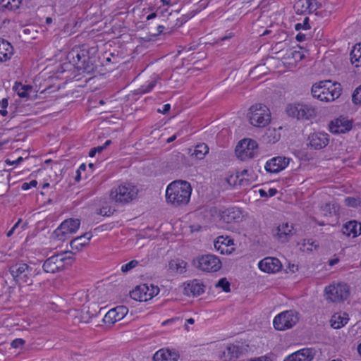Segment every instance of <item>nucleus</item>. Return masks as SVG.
Listing matches in <instances>:
<instances>
[{
  "label": "nucleus",
  "instance_id": "nucleus-17",
  "mask_svg": "<svg viewBox=\"0 0 361 361\" xmlns=\"http://www.w3.org/2000/svg\"><path fill=\"white\" fill-rule=\"evenodd\" d=\"M352 124L349 120L345 117H340L331 121L329 124V129L332 133H344L350 130Z\"/></svg>",
  "mask_w": 361,
  "mask_h": 361
},
{
  "label": "nucleus",
  "instance_id": "nucleus-63",
  "mask_svg": "<svg viewBox=\"0 0 361 361\" xmlns=\"http://www.w3.org/2000/svg\"><path fill=\"white\" fill-rule=\"evenodd\" d=\"M21 221H22V219H18V221L15 224V225L12 227L13 230H16V229L18 227V226H19V224L21 223Z\"/></svg>",
  "mask_w": 361,
  "mask_h": 361
},
{
  "label": "nucleus",
  "instance_id": "nucleus-6",
  "mask_svg": "<svg viewBox=\"0 0 361 361\" xmlns=\"http://www.w3.org/2000/svg\"><path fill=\"white\" fill-rule=\"evenodd\" d=\"M249 120L250 123L258 128H263L271 121L269 109L262 104H256L250 108Z\"/></svg>",
  "mask_w": 361,
  "mask_h": 361
},
{
  "label": "nucleus",
  "instance_id": "nucleus-20",
  "mask_svg": "<svg viewBox=\"0 0 361 361\" xmlns=\"http://www.w3.org/2000/svg\"><path fill=\"white\" fill-rule=\"evenodd\" d=\"M127 308L124 306L117 307L109 310L104 317V322L108 324H114L123 318L127 313Z\"/></svg>",
  "mask_w": 361,
  "mask_h": 361
},
{
  "label": "nucleus",
  "instance_id": "nucleus-26",
  "mask_svg": "<svg viewBox=\"0 0 361 361\" xmlns=\"http://www.w3.org/2000/svg\"><path fill=\"white\" fill-rule=\"evenodd\" d=\"M222 217L228 223L238 221L243 217L242 211L238 207H231L223 212Z\"/></svg>",
  "mask_w": 361,
  "mask_h": 361
},
{
  "label": "nucleus",
  "instance_id": "nucleus-58",
  "mask_svg": "<svg viewBox=\"0 0 361 361\" xmlns=\"http://www.w3.org/2000/svg\"><path fill=\"white\" fill-rule=\"evenodd\" d=\"M3 109H6L8 106V101L6 99H4L1 102Z\"/></svg>",
  "mask_w": 361,
  "mask_h": 361
},
{
  "label": "nucleus",
  "instance_id": "nucleus-46",
  "mask_svg": "<svg viewBox=\"0 0 361 361\" xmlns=\"http://www.w3.org/2000/svg\"><path fill=\"white\" fill-rule=\"evenodd\" d=\"M301 28L304 30H309L310 26L309 25V18L307 17L305 18L302 23H297L295 25V29L296 30H299Z\"/></svg>",
  "mask_w": 361,
  "mask_h": 361
},
{
  "label": "nucleus",
  "instance_id": "nucleus-13",
  "mask_svg": "<svg viewBox=\"0 0 361 361\" xmlns=\"http://www.w3.org/2000/svg\"><path fill=\"white\" fill-rule=\"evenodd\" d=\"M195 267L206 272H216L221 267L220 259L212 255H206L193 260Z\"/></svg>",
  "mask_w": 361,
  "mask_h": 361
},
{
  "label": "nucleus",
  "instance_id": "nucleus-29",
  "mask_svg": "<svg viewBox=\"0 0 361 361\" xmlns=\"http://www.w3.org/2000/svg\"><path fill=\"white\" fill-rule=\"evenodd\" d=\"M240 353L238 346L230 344L226 347V350L223 351L221 357L224 361H231L237 359Z\"/></svg>",
  "mask_w": 361,
  "mask_h": 361
},
{
  "label": "nucleus",
  "instance_id": "nucleus-60",
  "mask_svg": "<svg viewBox=\"0 0 361 361\" xmlns=\"http://www.w3.org/2000/svg\"><path fill=\"white\" fill-rule=\"evenodd\" d=\"M176 135H173V136L170 137L167 139L166 142L170 143L173 141H174L176 139Z\"/></svg>",
  "mask_w": 361,
  "mask_h": 361
},
{
  "label": "nucleus",
  "instance_id": "nucleus-10",
  "mask_svg": "<svg viewBox=\"0 0 361 361\" xmlns=\"http://www.w3.org/2000/svg\"><path fill=\"white\" fill-rule=\"evenodd\" d=\"M80 225V221L78 219H66L54 231V235L59 240L64 241L77 232Z\"/></svg>",
  "mask_w": 361,
  "mask_h": 361
},
{
  "label": "nucleus",
  "instance_id": "nucleus-38",
  "mask_svg": "<svg viewBox=\"0 0 361 361\" xmlns=\"http://www.w3.org/2000/svg\"><path fill=\"white\" fill-rule=\"evenodd\" d=\"M22 0H0V8L10 11L19 8Z\"/></svg>",
  "mask_w": 361,
  "mask_h": 361
},
{
  "label": "nucleus",
  "instance_id": "nucleus-2",
  "mask_svg": "<svg viewBox=\"0 0 361 361\" xmlns=\"http://www.w3.org/2000/svg\"><path fill=\"white\" fill-rule=\"evenodd\" d=\"M68 58L78 70L90 73L94 70V64L89 56V49L85 45L75 47L68 54Z\"/></svg>",
  "mask_w": 361,
  "mask_h": 361
},
{
  "label": "nucleus",
  "instance_id": "nucleus-30",
  "mask_svg": "<svg viewBox=\"0 0 361 361\" xmlns=\"http://www.w3.org/2000/svg\"><path fill=\"white\" fill-rule=\"evenodd\" d=\"M187 262L182 259H172L169 263V270L172 273L182 274L186 271Z\"/></svg>",
  "mask_w": 361,
  "mask_h": 361
},
{
  "label": "nucleus",
  "instance_id": "nucleus-4",
  "mask_svg": "<svg viewBox=\"0 0 361 361\" xmlns=\"http://www.w3.org/2000/svg\"><path fill=\"white\" fill-rule=\"evenodd\" d=\"M311 91L312 96L320 101L331 102L339 97L341 90L339 85L324 80L313 85Z\"/></svg>",
  "mask_w": 361,
  "mask_h": 361
},
{
  "label": "nucleus",
  "instance_id": "nucleus-14",
  "mask_svg": "<svg viewBox=\"0 0 361 361\" xmlns=\"http://www.w3.org/2000/svg\"><path fill=\"white\" fill-rule=\"evenodd\" d=\"M290 159L285 157H276L267 161L265 169L270 173H278L283 170L289 164Z\"/></svg>",
  "mask_w": 361,
  "mask_h": 361
},
{
  "label": "nucleus",
  "instance_id": "nucleus-39",
  "mask_svg": "<svg viewBox=\"0 0 361 361\" xmlns=\"http://www.w3.org/2000/svg\"><path fill=\"white\" fill-rule=\"evenodd\" d=\"M139 264V262L135 259H133L128 263L123 264L121 267V270L123 273H127L132 270L133 269L135 268Z\"/></svg>",
  "mask_w": 361,
  "mask_h": 361
},
{
  "label": "nucleus",
  "instance_id": "nucleus-53",
  "mask_svg": "<svg viewBox=\"0 0 361 361\" xmlns=\"http://www.w3.org/2000/svg\"><path fill=\"white\" fill-rule=\"evenodd\" d=\"M305 35H304V34L299 33L296 36V39L298 42H302V41L305 40Z\"/></svg>",
  "mask_w": 361,
  "mask_h": 361
},
{
  "label": "nucleus",
  "instance_id": "nucleus-3",
  "mask_svg": "<svg viewBox=\"0 0 361 361\" xmlns=\"http://www.w3.org/2000/svg\"><path fill=\"white\" fill-rule=\"evenodd\" d=\"M9 272L18 285L30 286L33 283L34 277L39 273V271H37L26 263L18 262L9 267Z\"/></svg>",
  "mask_w": 361,
  "mask_h": 361
},
{
  "label": "nucleus",
  "instance_id": "nucleus-11",
  "mask_svg": "<svg viewBox=\"0 0 361 361\" xmlns=\"http://www.w3.org/2000/svg\"><path fill=\"white\" fill-rule=\"evenodd\" d=\"M258 145L255 140L243 139L237 145L235 152L242 161L252 159L257 154Z\"/></svg>",
  "mask_w": 361,
  "mask_h": 361
},
{
  "label": "nucleus",
  "instance_id": "nucleus-45",
  "mask_svg": "<svg viewBox=\"0 0 361 361\" xmlns=\"http://www.w3.org/2000/svg\"><path fill=\"white\" fill-rule=\"evenodd\" d=\"M159 292V288L158 286H153L151 284L150 286H148V291L147 294H149V298L151 300L153 297L157 295Z\"/></svg>",
  "mask_w": 361,
  "mask_h": 361
},
{
  "label": "nucleus",
  "instance_id": "nucleus-42",
  "mask_svg": "<svg viewBox=\"0 0 361 361\" xmlns=\"http://www.w3.org/2000/svg\"><path fill=\"white\" fill-rule=\"evenodd\" d=\"M352 100L355 104H361V85L355 90Z\"/></svg>",
  "mask_w": 361,
  "mask_h": 361
},
{
  "label": "nucleus",
  "instance_id": "nucleus-54",
  "mask_svg": "<svg viewBox=\"0 0 361 361\" xmlns=\"http://www.w3.org/2000/svg\"><path fill=\"white\" fill-rule=\"evenodd\" d=\"M264 67L262 66H257L254 68L252 71H250V74H255V73H257L259 71L262 69Z\"/></svg>",
  "mask_w": 361,
  "mask_h": 361
},
{
  "label": "nucleus",
  "instance_id": "nucleus-49",
  "mask_svg": "<svg viewBox=\"0 0 361 361\" xmlns=\"http://www.w3.org/2000/svg\"><path fill=\"white\" fill-rule=\"evenodd\" d=\"M155 84H156V81H155V80L152 81V82H151L147 85V87L145 89H144V90H141V92H142V93H146V92H149V91H150V90H152V89L155 86Z\"/></svg>",
  "mask_w": 361,
  "mask_h": 361
},
{
  "label": "nucleus",
  "instance_id": "nucleus-1",
  "mask_svg": "<svg viewBox=\"0 0 361 361\" xmlns=\"http://www.w3.org/2000/svg\"><path fill=\"white\" fill-rule=\"evenodd\" d=\"M192 187L190 184L182 180L171 183L166 189L167 203L174 207L186 205L190 199Z\"/></svg>",
  "mask_w": 361,
  "mask_h": 361
},
{
  "label": "nucleus",
  "instance_id": "nucleus-18",
  "mask_svg": "<svg viewBox=\"0 0 361 361\" xmlns=\"http://www.w3.org/2000/svg\"><path fill=\"white\" fill-rule=\"evenodd\" d=\"M314 355L315 351L314 349L303 348L292 353L284 361H312Z\"/></svg>",
  "mask_w": 361,
  "mask_h": 361
},
{
  "label": "nucleus",
  "instance_id": "nucleus-40",
  "mask_svg": "<svg viewBox=\"0 0 361 361\" xmlns=\"http://www.w3.org/2000/svg\"><path fill=\"white\" fill-rule=\"evenodd\" d=\"M216 287L221 288L226 293L230 292V283L226 278L221 279L216 284Z\"/></svg>",
  "mask_w": 361,
  "mask_h": 361
},
{
  "label": "nucleus",
  "instance_id": "nucleus-37",
  "mask_svg": "<svg viewBox=\"0 0 361 361\" xmlns=\"http://www.w3.org/2000/svg\"><path fill=\"white\" fill-rule=\"evenodd\" d=\"M13 89L17 92L20 97L23 98L29 96V92L32 90V87L30 85H23L20 82H16Z\"/></svg>",
  "mask_w": 361,
  "mask_h": 361
},
{
  "label": "nucleus",
  "instance_id": "nucleus-22",
  "mask_svg": "<svg viewBox=\"0 0 361 361\" xmlns=\"http://www.w3.org/2000/svg\"><path fill=\"white\" fill-rule=\"evenodd\" d=\"M147 284H141L130 293V298L136 301L146 302L149 300Z\"/></svg>",
  "mask_w": 361,
  "mask_h": 361
},
{
  "label": "nucleus",
  "instance_id": "nucleus-23",
  "mask_svg": "<svg viewBox=\"0 0 361 361\" xmlns=\"http://www.w3.org/2000/svg\"><path fill=\"white\" fill-rule=\"evenodd\" d=\"M178 358V354L169 349H161L153 357L154 361H177Z\"/></svg>",
  "mask_w": 361,
  "mask_h": 361
},
{
  "label": "nucleus",
  "instance_id": "nucleus-15",
  "mask_svg": "<svg viewBox=\"0 0 361 361\" xmlns=\"http://www.w3.org/2000/svg\"><path fill=\"white\" fill-rule=\"evenodd\" d=\"M293 229V224H289L288 222L283 223L276 228L274 237L280 243H286L294 234Z\"/></svg>",
  "mask_w": 361,
  "mask_h": 361
},
{
  "label": "nucleus",
  "instance_id": "nucleus-28",
  "mask_svg": "<svg viewBox=\"0 0 361 361\" xmlns=\"http://www.w3.org/2000/svg\"><path fill=\"white\" fill-rule=\"evenodd\" d=\"M314 0H298L294 5V8L297 13H303L308 11L310 13L315 11L317 6L314 8L313 4Z\"/></svg>",
  "mask_w": 361,
  "mask_h": 361
},
{
  "label": "nucleus",
  "instance_id": "nucleus-16",
  "mask_svg": "<svg viewBox=\"0 0 361 361\" xmlns=\"http://www.w3.org/2000/svg\"><path fill=\"white\" fill-rule=\"evenodd\" d=\"M259 269L264 272L275 273L281 270V262L274 257H266L258 264Z\"/></svg>",
  "mask_w": 361,
  "mask_h": 361
},
{
  "label": "nucleus",
  "instance_id": "nucleus-44",
  "mask_svg": "<svg viewBox=\"0 0 361 361\" xmlns=\"http://www.w3.org/2000/svg\"><path fill=\"white\" fill-rule=\"evenodd\" d=\"M344 201L345 205L353 207H355L360 204V200L355 197H348Z\"/></svg>",
  "mask_w": 361,
  "mask_h": 361
},
{
  "label": "nucleus",
  "instance_id": "nucleus-36",
  "mask_svg": "<svg viewBox=\"0 0 361 361\" xmlns=\"http://www.w3.org/2000/svg\"><path fill=\"white\" fill-rule=\"evenodd\" d=\"M209 147L204 143L197 145L191 156L195 157L196 159H202L204 156L208 153Z\"/></svg>",
  "mask_w": 361,
  "mask_h": 361
},
{
  "label": "nucleus",
  "instance_id": "nucleus-47",
  "mask_svg": "<svg viewBox=\"0 0 361 361\" xmlns=\"http://www.w3.org/2000/svg\"><path fill=\"white\" fill-rule=\"evenodd\" d=\"M24 343H25V341L23 339L16 338L11 342V345L13 348H18L19 347L23 346L24 345Z\"/></svg>",
  "mask_w": 361,
  "mask_h": 361
},
{
  "label": "nucleus",
  "instance_id": "nucleus-48",
  "mask_svg": "<svg viewBox=\"0 0 361 361\" xmlns=\"http://www.w3.org/2000/svg\"><path fill=\"white\" fill-rule=\"evenodd\" d=\"M37 182L36 180H32L30 183H23L22 184V189L24 190H27L30 189L31 187H36Z\"/></svg>",
  "mask_w": 361,
  "mask_h": 361
},
{
  "label": "nucleus",
  "instance_id": "nucleus-35",
  "mask_svg": "<svg viewBox=\"0 0 361 361\" xmlns=\"http://www.w3.org/2000/svg\"><path fill=\"white\" fill-rule=\"evenodd\" d=\"M229 242V240H227L226 238H224L223 236H219L214 241V248L217 251H219L221 254L227 253L228 251V246Z\"/></svg>",
  "mask_w": 361,
  "mask_h": 361
},
{
  "label": "nucleus",
  "instance_id": "nucleus-34",
  "mask_svg": "<svg viewBox=\"0 0 361 361\" xmlns=\"http://www.w3.org/2000/svg\"><path fill=\"white\" fill-rule=\"evenodd\" d=\"M280 53L282 54L285 53L283 58L290 59H292L295 62L300 61L304 58V54L300 51L292 49H282Z\"/></svg>",
  "mask_w": 361,
  "mask_h": 361
},
{
  "label": "nucleus",
  "instance_id": "nucleus-33",
  "mask_svg": "<svg viewBox=\"0 0 361 361\" xmlns=\"http://www.w3.org/2000/svg\"><path fill=\"white\" fill-rule=\"evenodd\" d=\"M350 61L355 67L361 66V43L353 46L350 52Z\"/></svg>",
  "mask_w": 361,
  "mask_h": 361
},
{
  "label": "nucleus",
  "instance_id": "nucleus-31",
  "mask_svg": "<svg viewBox=\"0 0 361 361\" xmlns=\"http://www.w3.org/2000/svg\"><path fill=\"white\" fill-rule=\"evenodd\" d=\"M280 130H281V127L278 129L275 128H269L267 129L263 136L264 141L272 144L278 142L281 137Z\"/></svg>",
  "mask_w": 361,
  "mask_h": 361
},
{
  "label": "nucleus",
  "instance_id": "nucleus-24",
  "mask_svg": "<svg viewBox=\"0 0 361 361\" xmlns=\"http://www.w3.org/2000/svg\"><path fill=\"white\" fill-rule=\"evenodd\" d=\"M92 237V235L91 233H85L83 235L73 239L70 243L71 249L77 251L80 250L83 247L86 246L89 243Z\"/></svg>",
  "mask_w": 361,
  "mask_h": 361
},
{
  "label": "nucleus",
  "instance_id": "nucleus-61",
  "mask_svg": "<svg viewBox=\"0 0 361 361\" xmlns=\"http://www.w3.org/2000/svg\"><path fill=\"white\" fill-rule=\"evenodd\" d=\"M94 148L95 151L99 153L102 152L104 149V148H103L102 145L98 146V147H94Z\"/></svg>",
  "mask_w": 361,
  "mask_h": 361
},
{
  "label": "nucleus",
  "instance_id": "nucleus-57",
  "mask_svg": "<svg viewBox=\"0 0 361 361\" xmlns=\"http://www.w3.org/2000/svg\"><path fill=\"white\" fill-rule=\"evenodd\" d=\"M259 193L261 197H267V192L263 189H260L259 190Z\"/></svg>",
  "mask_w": 361,
  "mask_h": 361
},
{
  "label": "nucleus",
  "instance_id": "nucleus-25",
  "mask_svg": "<svg viewBox=\"0 0 361 361\" xmlns=\"http://www.w3.org/2000/svg\"><path fill=\"white\" fill-rule=\"evenodd\" d=\"M342 232L344 235L356 237L361 234V224L356 221H350L346 223L342 228Z\"/></svg>",
  "mask_w": 361,
  "mask_h": 361
},
{
  "label": "nucleus",
  "instance_id": "nucleus-9",
  "mask_svg": "<svg viewBox=\"0 0 361 361\" xmlns=\"http://www.w3.org/2000/svg\"><path fill=\"white\" fill-rule=\"evenodd\" d=\"M72 255L73 252L66 251L49 257L43 264V270L44 272L49 274L59 271L63 267L64 262L72 259Z\"/></svg>",
  "mask_w": 361,
  "mask_h": 361
},
{
  "label": "nucleus",
  "instance_id": "nucleus-8",
  "mask_svg": "<svg viewBox=\"0 0 361 361\" xmlns=\"http://www.w3.org/2000/svg\"><path fill=\"white\" fill-rule=\"evenodd\" d=\"M326 300L332 302H341L350 295L349 286L346 283L331 284L324 290Z\"/></svg>",
  "mask_w": 361,
  "mask_h": 361
},
{
  "label": "nucleus",
  "instance_id": "nucleus-52",
  "mask_svg": "<svg viewBox=\"0 0 361 361\" xmlns=\"http://www.w3.org/2000/svg\"><path fill=\"white\" fill-rule=\"evenodd\" d=\"M22 161H23V157H18L16 160H15V161H12V162H11V161H6V162H7L8 164H9L12 165V164H20Z\"/></svg>",
  "mask_w": 361,
  "mask_h": 361
},
{
  "label": "nucleus",
  "instance_id": "nucleus-43",
  "mask_svg": "<svg viewBox=\"0 0 361 361\" xmlns=\"http://www.w3.org/2000/svg\"><path fill=\"white\" fill-rule=\"evenodd\" d=\"M320 209L323 215L328 216L331 214L333 206L330 203H325L324 204L321 205Z\"/></svg>",
  "mask_w": 361,
  "mask_h": 361
},
{
  "label": "nucleus",
  "instance_id": "nucleus-55",
  "mask_svg": "<svg viewBox=\"0 0 361 361\" xmlns=\"http://www.w3.org/2000/svg\"><path fill=\"white\" fill-rule=\"evenodd\" d=\"M276 189H274V188H271L269 190V195L270 197H272L274 196L276 193Z\"/></svg>",
  "mask_w": 361,
  "mask_h": 361
},
{
  "label": "nucleus",
  "instance_id": "nucleus-41",
  "mask_svg": "<svg viewBox=\"0 0 361 361\" xmlns=\"http://www.w3.org/2000/svg\"><path fill=\"white\" fill-rule=\"evenodd\" d=\"M23 34L26 39H35L37 37V31L34 27H27L23 30Z\"/></svg>",
  "mask_w": 361,
  "mask_h": 361
},
{
  "label": "nucleus",
  "instance_id": "nucleus-59",
  "mask_svg": "<svg viewBox=\"0 0 361 361\" xmlns=\"http://www.w3.org/2000/svg\"><path fill=\"white\" fill-rule=\"evenodd\" d=\"M156 16H157V13H150L149 15H148V16H147V20H151V19H153V18H154Z\"/></svg>",
  "mask_w": 361,
  "mask_h": 361
},
{
  "label": "nucleus",
  "instance_id": "nucleus-21",
  "mask_svg": "<svg viewBox=\"0 0 361 361\" xmlns=\"http://www.w3.org/2000/svg\"><path fill=\"white\" fill-rule=\"evenodd\" d=\"M310 145L314 149H320L329 143V135L324 133H315L309 137Z\"/></svg>",
  "mask_w": 361,
  "mask_h": 361
},
{
  "label": "nucleus",
  "instance_id": "nucleus-7",
  "mask_svg": "<svg viewBox=\"0 0 361 361\" xmlns=\"http://www.w3.org/2000/svg\"><path fill=\"white\" fill-rule=\"evenodd\" d=\"M286 113L297 119L310 120L317 116V110L311 104H290L286 107Z\"/></svg>",
  "mask_w": 361,
  "mask_h": 361
},
{
  "label": "nucleus",
  "instance_id": "nucleus-51",
  "mask_svg": "<svg viewBox=\"0 0 361 361\" xmlns=\"http://www.w3.org/2000/svg\"><path fill=\"white\" fill-rule=\"evenodd\" d=\"M233 37V34L232 32H228L227 35H226L225 36L221 37L219 39V41L221 42H224L226 40H228L231 38H232Z\"/></svg>",
  "mask_w": 361,
  "mask_h": 361
},
{
  "label": "nucleus",
  "instance_id": "nucleus-62",
  "mask_svg": "<svg viewBox=\"0 0 361 361\" xmlns=\"http://www.w3.org/2000/svg\"><path fill=\"white\" fill-rule=\"evenodd\" d=\"M96 153H97V152L95 151L94 148H92L90 149V151L89 152V156L90 157H93Z\"/></svg>",
  "mask_w": 361,
  "mask_h": 361
},
{
  "label": "nucleus",
  "instance_id": "nucleus-19",
  "mask_svg": "<svg viewBox=\"0 0 361 361\" xmlns=\"http://www.w3.org/2000/svg\"><path fill=\"white\" fill-rule=\"evenodd\" d=\"M183 286V293L187 296H198L204 293V286L197 279L185 283Z\"/></svg>",
  "mask_w": 361,
  "mask_h": 361
},
{
  "label": "nucleus",
  "instance_id": "nucleus-64",
  "mask_svg": "<svg viewBox=\"0 0 361 361\" xmlns=\"http://www.w3.org/2000/svg\"><path fill=\"white\" fill-rule=\"evenodd\" d=\"M85 169H86L85 164H82L77 171H78V172H81L82 171H85Z\"/></svg>",
  "mask_w": 361,
  "mask_h": 361
},
{
  "label": "nucleus",
  "instance_id": "nucleus-50",
  "mask_svg": "<svg viewBox=\"0 0 361 361\" xmlns=\"http://www.w3.org/2000/svg\"><path fill=\"white\" fill-rule=\"evenodd\" d=\"M170 108H171L170 104H166L164 105L162 110L159 109V112H160L163 114H166L170 110Z\"/></svg>",
  "mask_w": 361,
  "mask_h": 361
},
{
  "label": "nucleus",
  "instance_id": "nucleus-56",
  "mask_svg": "<svg viewBox=\"0 0 361 361\" xmlns=\"http://www.w3.org/2000/svg\"><path fill=\"white\" fill-rule=\"evenodd\" d=\"M338 262V259L336 258V259H333L329 261V265L330 266H334L336 264H337Z\"/></svg>",
  "mask_w": 361,
  "mask_h": 361
},
{
  "label": "nucleus",
  "instance_id": "nucleus-5",
  "mask_svg": "<svg viewBox=\"0 0 361 361\" xmlns=\"http://www.w3.org/2000/svg\"><path fill=\"white\" fill-rule=\"evenodd\" d=\"M138 192L135 185L131 183H124L111 189L110 199L116 203L126 204L135 200Z\"/></svg>",
  "mask_w": 361,
  "mask_h": 361
},
{
  "label": "nucleus",
  "instance_id": "nucleus-12",
  "mask_svg": "<svg viewBox=\"0 0 361 361\" xmlns=\"http://www.w3.org/2000/svg\"><path fill=\"white\" fill-rule=\"evenodd\" d=\"M298 314L293 310L285 311L275 317L273 321L274 328L284 331L292 328L298 322Z\"/></svg>",
  "mask_w": 361,
  "mask_h": 361
},
{
  "label": "nucleus",
  "instance_id": "nucleus-27",
  "mask_svg": "<svg viewBox=\"0 0 361 361\" xmlns=\"http://www.w3.org/2000/svg\"><path fill=\"white\" fill-rule=\"evenodd\" d=\"M13 54L11 44L2 39H0V62L9 60Z\"/></svg>",
  "mask_w": 361,
  "mask_h": 361
},
{
  "label": "nucleus",
  "instance_id": "nucleus-32",
  "mask_svg": "<svg viewBox=\"0 0 361 361\" xmlns=\"http://www.w3.org/2000/svg\"><path fill=\"white\" fill-rule=\"evenodd\" d=\"M348 319V315L346 313L334 314L331 319V326L334 329H340L347 324Z\"/></svg>",
  "mask_w": 361,
  "mask_h": 361
}]
</instances>
